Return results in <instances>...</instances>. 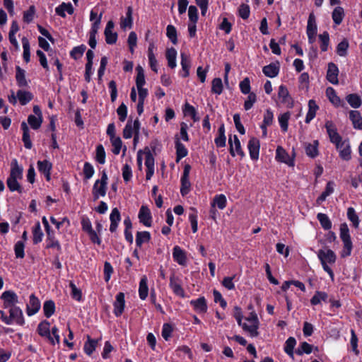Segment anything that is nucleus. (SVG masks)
<instances>
[{"label": "nucleus", "instance_id": "obj_1", "mask_svg": "<svg viewBox=\"0 0 362 362\" xmlns=\"http://www.w3.org/2000/svg\"><path fill=\"white\" fill-rule=\"evenodd\" d=\"M317 257L320 260L323 269L327 272L332 280H334V272L327 264H332L335 263L337 259L335 253L330 249L327 250H320L317 252Z\"/></svg>", "mask_w": 362, "mask_h": 362}, {"label": "nucleus", "instance_id": "obj_2", "mask_svg": "<svg viewBox=\"0 0 362 362\" xmlns=\"http://www.w3.org/2000/svg\"><path fill=\"white\" fill-rule=\"evenodd\" d=\"M108 177L105 170L102 173L100 180H97L93 187V196L94 200H97L100 197H104L106 194L107 185Z\"/></svg>", "mask_w": 362, "mask_h": 362}, {"label": "nucleus", "instance_id": "obj_3", "mask_svg": "<svg viewBox=\"0 0 362 362\" xmlns=\"http://www.w3.org/2000/svg\"><path fill=\"white\" fill-rule=\"evenodd\" d=\"M340 238L344 243L343 256L351 255L352 250V242L349 235V229L346 223H342L340 226Z\"/></svg>", "mask_w": 362, "mask_h": 362}, {"label": "nucleus", "instance_id": "obj_4", "mask_svg": "<svg viewBox=\"0 0 362 362\" xmlns=\"http://www.w3.org/2000/svg\"><path fill=\"white\" fill-rule=\"evenodd\" d=\"M1 299L3 300L4 308H15L18 303V297L13 291H6L2 293Z\"/></svg>", "mask_w": 362, "mask_h": 362}, {"label": "nucleus", "instance_id": "obj_5", "mask_svg": "<svg viewBox=\"0 0 362 362\" xmlns=\"http://www.w3.org/2000/svg\"><path fill=\"white\" fill-rule=\"evenodd\" d=\"M190 170L191 166L189 164H186L181 177L180 193L182 196L187 195L190 190L191 183L189 180Z\"/></svg>", "mask_w": 362, "mask_h": 362}, {"label": "nucleus", "instance_id": "obj_6", "mask_svg": "<svg viewBox=\"0 0 362 362\" xmlns=\"http://www.w3.org/2000/svg\"><path fill=\"white\" fill-rule=\"evenodd\" d=\"M145 153V165L146 167V179L149 180L154 174V157L148 148H146Z\"/></svg>", "mask_w": 362, "mask_h": 362}, {"label": "nucleus", "instance_id": "obj_7", "mask_svg": "<svg viewBox=\"0 0 362 362\" xmlns=\"http://www.w3.org/2000/svg\"><path fill=\"white\" fill-rule=\"evenodd\" d=\"M9 312V325L12 324L13 322H15L18 325H23L25 324V320L23 315L22 310L16 306L15 308H11L8 310Z\"/></svg>", "mask_w": 362, "mask_h": 362}, {"label": "nucleus", "instance_id": "obj_8", "mask_svg": "<svg viewBox=\"0 0 362 362\" xmlns=\"http://www.w3.org/2000/svg\"><path fill=\"white\" fill-rule=\"evenodd\" d=\"M259 322L258 317H255V321L253 320L252 322H242V325L240 326L245 332L249 333L250 337H255L259 335Z\"/></svg>", "mask_w": 362, "mask_h": 362}, {"label": "nucleus", "instance_id": "obj_9", "mask_svg": "<svg viewBox=\"0 0 362 362\" xmlns=\"http://www.w3.org/2000/svg\"><path fill=\"white\" fill-rule=\"evenodd\" d=\"M276 159L277 161L284 163L288 166L294 165L293 157H291L281 146H278L276 150Z\"/></svg>", "mask_w": 362, "mask_h": 362}, {"label": "nucleus", "instance_id": "obj_10", "mask_svg": "<svg viewBox=\"0 0 362 362\" xmlns=\"http://www.w3.org/2000/svg\"><path fill=\"white\" fill-rule=\"evenodd\" d=\"M138 218L139 221L146 227H150L152 223V216L148 206L142 205L139 209Z\"/></svg>", "mask_w": 362, "mask_h": 362}, {"label": "nucleus", "instance_id": "obj_11", "mask_svg": "<svg viewBox=\"0 0 362 362\" xmlns=\"http://www.w3.org/2000/svg\"><path fill=\"white\" fill-rule=\"evenodd\" d=\"M113 28L114 23L112 21H108L104 31L105 42L108 45L115 44L117 40V33L112 31Z\"/></svg>", "mask_w": 362, "mask_h": 362}, {"label": "nucleus", "instance_id": "obj_12", "mask_svg": "<svg viewBox=\"0 0 362 362\" xmlns=\"http://www.w3.org/2000/svg\"><path fill=\"white\" fill-rule=\"evenodd\" d=\"M170 287L173 290V293L182 298L185 297V291L180 285V279L176 276L174 274L170 277Z\"/></svg>", "mask_w": 362, "mask_h": 362}, {"label": "nucleus", "instance_id": "obj_13", "mask_svg": "<svg viewBox=\"0 0 362 362\" xmlns=\"http://www.w3.org/2000/svg\"><path fill=\"white\" fill-rule=\"evenodd\" d=\"M40 308V302L39 299L35 296L31 294L29 298V303L27 304L26 312L28 315L31 316L35 315Z\"/></svg>", "mask_w": 362, "mask_h": 362}, {"label": "nucleus", "instance_id": "obj_14", "mask_svg": "<svg viewBox=\"0 0 362 362\" xmlns=\"http://www.w3.org/2000/svg\"><path fill=\"white\" fill-rule=\"evenodd\" d=\"M124 294L119 292L117 294L115 301L114 302V314L117 317L120 316L124 312Z\"/></svg>", "mask_w": 362, "mask_h": 362}, {"label": "nucleus", "instance_id": "obj_15", "mask_svg": "<svg viewBox=\"0 0 362 362\" xmlns=\"http://www.w3.org/2000/svg\"><path fill=\"white\" fill-rule=\"evenodd\" d=\"M338 74L339 69L337 66L333 62L329 63L327 71V79L334 85L338 84Z\"/></svg>", "mask_w": 362, "mask_h": 362}, {"label": "nucleus", "instance_id": "obj_16", "mask_svg": "<svg viewBox=\"0 0 362 362\" xmlns=\"http://www.w3.org/2000/svg\"><path fill=\"white\" fill-rule=\"evenodd\" d=\"M248 150L252 160H256L259 158V141L257 139L252 137L248 141Z\"/></svg>", "mask_w": 362, "mask_h": 362}, {"label": "nucleus", "instance_id": "obj_17", "mask_svg": "<svg viewBox=\"0 0 362 362\" xmlns=\"http://www.w3.org/2000/svg\"><path fill=\"white\" fill-rule=\"evenodd\" d=\"M50 324L47 320L42 321L37 327V332L41 337L47 338L52 344H54V340L51 337Z\"/></svg>", "mask_w": 362, "mask_h": 362}, {"label": "nucleus", "instance_id": "obj_18", "mask_svg": "<svg viewBox=\"0 0 362 362\" xmlns=\"http://www.w3.org/2000/svg\"><path fill=\"white\" fill-rule=\"evenodd\" d=\"M175 147L176 149V161L178 162L182 158L187 156L188 153L187 149L185 145L181 143L178 135L175 136Z\"/></svg>", "mask_w": 362, "mask_h": 362}, {"label": "nucleus", "instance_id": "obj_19", "mask_svg": "<svg viewBox=\"0 0 362 362\" xmlns=\"http://www.w3.org/2000/svg\"><path fill=\"white\" fill-rule=\"evenodd\" d=\"M174 260L180 265L185 266L187 264V256L185 252L179 246H175L173 252Z\"/></svg>", "mask_w": 362, "mask_h": 362}, {"label": "nucleus", "instance_id": "obj_20", "mask_svg": "<svg viewBox=\"0 0 362 362\" xmlns=\"http://www.w3.org/2000/svg\"><path fill=\"white\" fill-rule=\"evenodd\" d=\"M110 230L111 233H115L117 230L118 223L121 220L120 212L117 208H114L110 216Z\"/></svg>", "mask_w": 362, "mask_h": 362}, {"label": "nucleus", "instance_id": "obj_21", "mask_svg": "<svg viewBox=\"0 0 362 362\" xmlns=\"http://www.w3.org/2000/svg\"><path fill=\"white\" fill-rule=\"evenodd\" d=\"M11 168L10 171V175L8 177L12 179L21 180L23 178V169L21 166H20L18 163L16 159H14L11 162Z\"/></svg>", "mask_w": 362, "mask_h": 362}, {"label": "nucleus", "instance_id": "obj_22", "mask_svg": "<svg viewBox=\"0 0 362 362\" xmlns=\"http://www.w3.org/2000/svg\"><path fill=\"white\" fill-rule=\"evenodd\" d=\"M279 63L276 62V63H271L269 65L264 66L262 71L266 76L274 78L279 74Z\"/></svg>", "mask_w": 362, "mask_h": 362}, {"label": "nucleus", "instance_id": "obj_23", "mask_svg": "<svg viewBox=\"0 0 362 362\" xmlns=\"http://www.w3.org/2000/svg\"><path fill=\"white\" fill-rule=\"evenodd\" d=\"M52 167V163L47 160L37 161L38 170L45 176L47 181L50 180Z\"/></svg>", "mask_w": 362, "mask_h": 362}, {"label": "nucleus", "instance_id": "obj_24", "mask_svg": "<svg viewBox=\"0 0 362 362\" xmlns=\"http://www.w3.org/2000/svg\"><path fill=\"white\" fill-rule=\"evenodd\" d=\"M339 147V148L337 149L339 152L340 158L344 160H349L351 158V151L349 141H344L342 144H341Z\"/></svg>", "mask_w": 362, "mask_h": 362}, {"label": "nucleus", "instance_id": "obj_25", "mask_svg": "<svg viewBox=\"0 0 362 362\" xmlns=\"http://www.w3.org/2000/svg\"><path fill=\"white\" fill-rule=\"evenodd\" d=\"M195 311L199 313H205L207 311L206 300L204 297H200L197 300L190 301Z\"/></svg>", "mask_w": 362, "mask_h": 362}, {"label": "nucleus", "instance_id": "obj_26", "mask_svg": "<svg viewBox=\"0 0 362 362\" xmlns=\"http://www.w3.org/2000/svg\"><path fill=\"white\" fill-rule=\"evenodd\" d=\"M349 119L352 122L354 128L362 129V117L359 111L351 110L349 112Z\"/></svg>", "mask_w": 362, "mask_h": 362}, {"label": "nucleus", "instance_id": "obj_27", "mask_svg": "<svg viewBox=\"0 0 362 362\" xmlns=\"http://www.w3.org/2000/svg\"><path fill=\"white\" fill-rule=\"evenodd\" d=\"M326 95L329 101L336 107L344 106V103L337 95L336 91L332 87H328L326 90Z\"/></svg>", "mask_w": 362, "mask_h": 362}, {"label": "nucleus", "instance_id": "obj_28", "mask_svg": "<svg viewBox=\"0 0 362 362\" xmlns=\"http://www.w3.org/2000/svg\"><path fill=\"white\" fill-rule=\"evenodd\" d=\"M21 129L23 130L22 140L24 143V146L28 149H30L33 146V144H32L30 137L29 128L25 122H23L21 123Z\"/></svg>", "mask_w": 362, "mask_h": 362}, {"label": "nucleus", "instance_id": "obj_29", "mask_svg": "<svg viewBox=\"0 0 362 362\" xmlns=\"http://www.w3.org/2000/svg\"><path fill=\"white\" fill-rule=\"evenodd\" d=\"M319 142L317 140L313 141V143L305 144V150L308 156L314 158L318 155Z\"/></svg>", "mask_w": 362, "mask_h": 362}, {"label": "nucleus", "instance_id": "obj_30", "mask_svg": "<svg viewBox=\"0 0 362 362\" xmlns=\"http://www.w3.org/2000/svg\"><path fill=\"white\" fill-rule=\"evenodd\" d=\"M318 109L319 107L314 100H310L308 101V112L305 117V123L308 124L313 119H314L316 115V112Z\"/></svg>", "mask_w": 362, "mask_h": 362}, {"label": "nucleus", "instance_id": "obj_31", "mask_svg": "<svg viewBox=\"0 0 362 362\" xmlns=\"http://www.w3.org/2000/svg\"><path fill=\"white\" fill-rule=\"evenodd\" d=\"M65 11L71 15L74 13V8L71 3H62L55 8L56 13L62 17H66Z\"/></svg>", "mask_w": 362, "mask_h": 362}, {"label": "nucleus", "instance_id": "obj_32", "mask_svg": "<svg viewBox=\"0 0 362 362\" xmlns=\"http://www.w3.org/2000/svg\"><path fill=\"white\" fill-rule=\"evenodd\" d=\"M16 79L19 87L28 86V81L25 78V71L19 66L16 67Z\"/></svg>", "mask_w": 362, "mask_h": 362}, {"label": "nucleus", "instance_id": "obj_33", "mask_svg": "<svg viewBox=\"0 0 362 362\" xmlns=\"http://www.w3.org/2000/svg\"><path fill=\"white\" fill-rule=\"evenodd\" d=\"M47 235V248H53L56 247L57 250H61V246L57 240L55 239L54 237V232L52 230H50L49 231H46Z\"/></svg>", "mask_w": 362, "mask_h": 362}, {"label": "nucleus", "instance_id": "obj_34", "mask_svg": "<svg viewBox=\"0 0 362 362\" xmlns=\"http://www.w3.org/2000/svg\"><path fill=\"white\" fill-rule=\"evenodd\" d=\"M133 23L132 18V8L129 6L126 13V17L122 18L120 26L121 28L125 29L126 28H131Z\"/></svg>", "mask_w": 362, "mask_h": 362}, {"label": "nucleus", "instance_id": "obj_35", "mask_svg": "<svg viewBox=\"0 0 362 362\" xmlns=\"http://www.w3.org/2000/svg\"><path fill=\"white\" fill-rule=\"evenodd\" d=\"M296 344V340L294 337H290L285 342L284 351L293 360L294 359V347Z\"/></svg>", "mask_w": 362, "mask_h": 362}, {"label": "nucleus", "instance_id": "obj_36", "mask_svg": "<svg viewBox=\"0 0 362 362\" xmlns=\"http://www.w3.org/2000/svg\"><path fill=\"white\" fill-rule=\"evenodd\" d=\"M17 98L20 103L22 105H25L33 100V95L29 91L18 90L17 91Z\"/></svg>", "mask_w": 362, "mask_h": 362}, {"label": "nucleus", "instance_id": "obj_37", "mask_svg": "<svg viewBox=\"0 0 362 362\" xmlns=\"http://www.w3.org/2000/svg\"><path fill=\"white\" fill-rule=\"evenodd\" d=\"M151 240V234L148 231H139L136 234V246L141 247L144 243H148Z\"/></svg>", "mask_w": 362, "mask_h": 362}, {"label": "nucleus", "instance_id": "obj_38", "mask_svg": "<svg viewBox=\"0 0 362 362\" xmlns=\"http://www.w3.org/2000/svg\"><path fill=\"white\" fill-rule=\"evenodd\" d=\"M181 66L182 68V70L184 71V74L182 75V77L186 78L189 76V70L191 66L190 60L188 57V56L184 53H181Z\"/></svg>", "mask_w": 362, "mask_h": 362}, {"label": "nucleus", "instance_id": "obj_39", "mask_svg": "<svg viewBox=\"0 0 362 362\" xmlns=\"http://www.w3.org/2000/svg\"><path fill=\"white\" fill-rule=\"evenodd\" d=\"M177 52L175 48H168L166 51V59L168 60V66L174 69L176 66Z\"/></svg>", "mask_w": 362, "mask_h": 362}, {"label": "nucleus", "instance_id": "obj_40", "mask_svg": "<svg viewBox=\"0 0 362 362\" xmlns=\"http://www.w3.org/2000/svg\"><path fill=\"white\" fill-rule=\"evenodd\" d=\"M332 17L336 25L341 24L344 17V8L341 6L336 7L332 13Z\"/></svg>", "mask_w": 362, "mask_h": 362}, {"label": "nucleus", "instance_id": "obj_41", "mask_svg": "<svg viewBox=\"0 0 362 362\" xmlns=\"http://www.w3.org/2000/svg\"><path fill=\"white\" fill-rule=\"evenodd\" d=\"M316 18L313 12L310 13L308 19L307 33L317 34Z\"/></svg>", "mask_w": 362, "mask_h": 362}, {"label": "nucleus", "instance_id": "obj_42", "mask_svg": "<svg viewBox=\"0 0 362 362\" xmlns=\"http://www.w3.org/2000/svg\"><path fill=\"white\" fill-rule=\"evenodd\" d=\"M148 288L147 286V278L144 276L141 278L139 283V293L141 300H145L148 296Z\"/></svg>", "mask_w": 362, "mask_h": 362}, {"label": "nucleus", "instance_id": "obj_43", "mask_svg": "<svg viewBox=\"0 0 362 362\" xmlns=\"http://www.w3.org/2000/svg\"><path fill=\"white\" fill-rule=\"evenodd\" d=\"M43 233L40 228V224L37 222L33 228V241L34 244L40 243L42 240Z\"/></svg>", "mask_w": 362, "mask_h": 362}, {"label": "nucleus", "instance_id": "obj_44", "mask_svg": "<svg viewBox=\"0 0 362 362\" xmlns=\"http://www.w3.org/2000/svg\"><path fill=\"white\" fill-rule=\"evenodd\" d=\"M43 312L46 317H50L55 312V303L53 300H46L43 304Z\"/></svg>", "mask_w": 362, "mask_h": 362}, {"label": "nucleus", "instance_id": "obj_45", "mask_svg": "<svg viewBox=\"0 0 362 362\" xmlns=\"http://www.w3.org/2000/svg\"><path fill=\"white\" fill-rule=\"evenodd\" d=\"M313 346L306 341L301 342L298 348L296 350V354L302 356L303 354H310L312 353Z\"/></svg>", "mask_w": 362, "mask_h": 362}, {"label": "nucleus", "instance_id": "obj_46", "mask_svg": "<svg viewBox=\"0 0 362 362\" xmlns=\"http://www.w3.org/2000/svg\"><path fill=\"white\" fill-rule=\"evenodd\" d=\"M348 103L354 108H358L361 105V99L356 93L349 94L346 97Z\"/></svg>", "mask_w": 362, "mask_h": 362}, {"label": "nucleus", "instance_id": "obj_47", "mask_svg": "<svg viewBox=\"0 0 362 362\" xmlns=\"http://www.w3.org/2000/svg\"><path fill=\"white\" fill-rule=\"evenodd\" d=\"M328 298V295L323 291H316L315 295L310 299V303L316 305L320 303L321 301L326 302Z\"/></svg>", "mask_w": 362, "mask_h": 362}, {"label": "nucleus", "instance_id": "obj_48", "mask_svg": "<svg viewBox=\"0 0 362 362\" xmlns=\"http://www.w3.org/2000/svg\"><path fill=\"white\" fill-rule=\"evenodd\" d=\"M228 143L230 144V153L232 156L234 157L235 156V150L236 153L240 156L243 157L245 156V153L241 148L240 143L233 144L231 136L229 138Z\"/></svg>", "mask_w": 362, "mask_h": 362}, {"label": "nucleus", "instance_id": "obj_49", "mask_svg": "<svg viewBox=\"0 0 362 362\" xmlns=\"http://www.w3.org/2000/svg\"><path fill=\"white\" fill-rule=\"evenodd\" d=\"M317 218L325 230H329L332 228V222L327 214L319 213L317 215Z\"/></svg>", "mask_w": 362, "mask_h": 362}, {"label": "nucleus", "instance_id": "obj_50", "mask_svg": "<svg viewBox=\"0 0 362 362\" xmlns=\"http://www.w3.org/2000/svg\"><path fill=\"white\" fill-rule=\"evenodd\" d=\"M86 49V46L85 45H81L79 46L74 47L70 52V56L74 59L77 60L83 56Z\"/></svg>", "mask_w": 362, "mask_h": 362}, {"label": "nucleus", "instance_id": "obj_51", "mask_svg": "<svg viewBox=\"0 0 362 362\" xmlns=\"http://www.w3.org/2000/svg\"><path fill=\"white\" fill-rule=\"evenodd\" d=\"M136 87L144 86V85L146 83L144 69L140 65H138L136 67Z\"/></svg>", "mask_w": 362, "mask_h": 362}, {"label": "nucleus", "instance_id": "obj_52", "mask_svg": "<svg viewBox=\"0 0 362 362\" xmlns=\"http://www.w3.org/2000/svg\"><path fill=\"white\" fill-rule=\"evenodd\" d=\"M6 185L10 191H17L19 193H22L23 189L21 187L20 184L18 183L17 179H12L11 177H8L6 180Z\"/></svg>", "mask_w": 362, "mask_h": 362}, {"label": "nucleus", "instance_id": "obj_53", "mask_svg": "<svg viewBox=\"0 0 362 362\" xmlns=\"http://www.w3.org/2000/svg\"><path fill=\"white\" fill-rule=\"evenodd\" d=\"M223 91V83L220 78H215L211 83V92L220 95Z\"/></svg>", "mask_w": 362, "mask_h": 362}, {"label": "nucleus", "instance_id": "obj_54", "mask_svg": "<svg viewBox=\"0 0 362 362\" xmlns=\"http://www.w3.org/2000/svg\"><path fill=\"white\" fill-rule=\"evenodd\" d=\"M97 344V341L92 339L89 336H88V340L84 344V351L85 353L90 356L95 351Z\"/></svg>", "mask_w": 362, "mask_h": 362}, {"label": "nucleus", "instance_id": "obj_55", "mask_svg": "<svg viewBox=\"0 0 362 362\" xmlns=\"http://www.w3.org/2000/svg\"><path fill=\"white\" fill-rule=\"evenodd\" d=\"M28 122L33 129H38L42 123V118L37 117L35 115H30L28 117Z\"/></svg>", "mask_w": 362, "mask_h": 362}, {"label": "nucleus", "instance_id": "obj_56", "mask_svg": "<svg viewBox=\"0 0 362 362\" xmlns=\"http://www.w3.org/2000/svg\"><path fill=\"white\" fill-rule=\"evenodd\" d=\"M166 35L174 45L177 43V30L175 26L168 25L166 28Z\"/></svg>", "mask_w": 362, "mask_h": 362}, {"label": "nucleus", "instance_id": "obj_57", "mask_svg": "<svg viewBox=\"0 0 362 362\" xmlns=\"http://www.w3.org/2000/svg\"><path fill=\"white\" fill-rule=\"evenodd\" d=\"M347 217L349 219V221L352 222L353 226L355 228H358V224H359V219H358V216L356 214L354 208H352V207L348 208Z\"/></svg>", "mask_w": 362, "mask_h": 362}, {"label": "nucleus", "instance_id": "obj_58", "mask_svg": "<svg viewBox=\"0 0 362 362\" xmlns=\"http://www.w3.org/2000/svg\"><path fill=\"white\" fill-rule=\"evenodd\" d=\"M95 160L100 164H104L105 162V151L102 144H99L96 147Z\"/></svg>", "mask_w": 362, "mask_h": 362}, {"label": "nucleus", "instance_id": "obj_59", "mask_svg": "<svg viewBox=\"0 0 362 362\" xmlns=\"http://www.w3.org/2000/svg\"><path fill=\"white\" fill-rule=\"evenodd\" d=\"M319 39L321 42L320 49L322 52H326L328 49V45L329 42V33L327 31H325L322 34L319 35Z\"/></svg>", "mask_w": 362, "mask_h": 362}, {"label": "nucleus", "instance_id": "obj_60", "mask_svg": "<svg viewBox=\"0 0 362 362\" xmlns=\"http://www.w3.org/2000/svg\"><path fill=\"white\" fill-rule=\"evenodd\" d=\"M325 128L329 139L339 134L335 124L330 120L326 122Z\"/></svg>", "mask_w": 362, "mask_h": 362}, {"label": "nucleus", "instance_id": "obj_61", "mask_svg": "<svg viewBox=\"0 0 362 362\" xmlns=\"http://www.w3.org/2000/svg\"><path fill=\"white\" fill-rule=\"evenodd\" d=\"M290 118V112H287L279 117V122L281 126V129L284 132H286L288 130V122Z\"/></svg>", "mask_w": 362, "mask_h": 362}, {"label": "nucleus", "instance_id": "obj_62", "mask_svg": "<svg viewBox=\"0 0 362 362\" xmlns=\"http://www.w3.org/2000/svg\"><path fill=\"white\" fill-rule=\"evenodd\" d=\"M25 245L22 241H18L14 246V252L16 258H23L25 256L24 252Z\"/></svg>", "mask_w": 362, "mask_h": 362}, {"label": "nucleus", "instance_id": "obj_63", "mask_svg": "<svg viewBox=\"0 0 362 362\" xmlns=\"http://www.w3.org/2000/svg\"><path fill=\"white\" fill-rule=\"evenodd\" d=\"M35 13V6L32 5L29 7V9L28 11H24L23 13V21L24 22L29 23H30L34 18Z\"/></svg>", "mask_w": 362, "mask_h": 362}, {"label": "nucleus", "instance_id": "obj_64", "mask_svg": "<svg viewBox=\"0 0 362 362\" xmlns=\"http://www.w3.org/2000/svg\"><path fill=\"white\" fill-rule=\"evenodd\" d=\"M83 172L84 178L86 180H89L93 175L95 170L93 165L90 163L86 162L83 165Z\"/></svg>", "mask_w": 362, "mask_h": 362}]
</instances>
